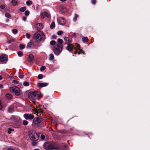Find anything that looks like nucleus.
I'll use <instances>...</instances> for the list:
<instances>
[{
  "instance_id": "1",
  "label": "nucleus",
  "mask_w": 150,
  "mask_h": 150,
  "mask_svg": "<svg viewBox=\"0 0 150 150\" xmlns=\"http://www.w3.org/2000/svg\"><path fill=\"white\" fill-rule=\"evenodd\" d=\"M75 47L72 44H68L66 47L67 49L71 52L72 51L73 48H75L76 50V51L74 52L75 54H76L78 53L79 54H80L84 53L83 51L80 49V46L77 43H75Z\"/></svg>"
},
{
  "instance_id": "2",
  "label": "nucleus",
  "mask_w": 150,
  "mask_h": 150,
  "mask_svg": "<svg viewBox=\"0 0 150 150\" xmlns=\"http://www.w3.org/2000/svg\"><path fill=\"white\" fill-rule=\"evenodd\" d=\"M28 98L31 100H35L42 97V95L40 94L37 91L30 92L28 95Z\"/></svg>"
},
{
  "instance_id": "3",
  "label": "nucleus",
  "mask_w": 150,
  "mask_h": 150,
  "mask_svg": "<svg viewBox=\"0 0 150 150\" xmlns=\"http://www.w3.org/2000/svg\"><path fill=\"white\" fill-rule=\"evenodd\" d=\"M33 39L37 42H40L42 40H44L45 36L43 33L41 31H39L35 33L33 36Z\"/></svg>"
},
{
  "instance_id": "4",
  "label": "nucleus",
  "mask_w": 150,
  "mask_h": 150,
  "mask_svg": "<svg viewBox=\"0 0 150 150\" xmlns=\"http://www.w3.org/2000/svg\"><path fill=\"white\" fill-rule=\"evenodd\" d=\"M63 46L61 45H55L54 46L53 52L54 54L58 55L61 52L62 50Z\"/></svg>"
},
{
  "instance_id": "5",
  "label": "nucleus",
  "mask_w": 150,
  "mask_h": 150,
  "mask_svg": "<svg viewBox=\"0 0 150 150\" xmlns=\"http://www.w3.org/2000/svg\"><path fill=\"white\" fill-rule=\"evenodd\" d=\"M44 148L47 150H52L54 148V144L52 142H46L43 145Z\"/></svg>"
},
{
  "instance_id": "6",
  "label": "nucleus",
  "mask_w": 150,
  "mask_h": 150,
  "mask_svg": "<svg viewBox=\"0 0 150 150\" xmlns=\"http://www.w3.org/2000/svg\"><path fill=\"white\" fill-rule=\"evenodd\" d=\"M10 90L11 91L14 93L16 96H19L20 94V89L17 86L11 87Z\"/></svg>"
},
{
  "instance_id": "7",
  "label": "nucleus",
  "mask_w": 150,
  "mask_h": 150,
  "mask_svg": "<svg viewBox=\"0 0 150 150\" xmlns=\"http://www.w3.org/2000/svg\"><path fill=\"white\" fill-rule=\"evenodd\" d=\"M58 23L60 25H63L66 23V20L63 17H59L57 19Z\"/></svg>"
},
{
  "instance_id": "8",
  "label": "nucleus",
  "mask_w": 150,
  "mask_h": 150,
  "mask_svg": "<svg viewBox=\"0 0 150 150\" xmlns=\"http://www.w3.org/2000/svg\"><path fill=\"white\" fill-rule=\"evenodd\" d=\"M23 116L27 120H32L34 117V116L33 115L28 113L24 114Z\"/></svg>"
},
{
  "instance_id": "9",
  "label": "nucleus",
  "mask_w": 150,
  "mask_h": 150,
  "mask_svg": "<svg viewBox=\"0 0 150 150\" xmlns=\"http://www.w3.org/2000/svg\"><path fill=\"white\" fill-rule=\"evenodd\" d=\"M64 40L65 42V44L67 45L70 44L72 41L71 38L67 37H65L64 38Z\"/></svg>"
},
{
  "instance_id": "10",
  "label": "nucleus",
  "mask_w": 150,
  "mask_h": 150,
  "mask_svg": "<svg viewBox=\"0 0 150 150\" xmlns=\"http://www.w3.org/2000/svg\"><path fill=\"white\" fill-rule=\"evenodd\" d=\"M7 60V56L5 54H3L0 57V61L1 62H4Z\"/></svg>"
},
{
  "instance_id": "11",
  "label": "nucleus",
  "mask_w": 150,
  "mask_h": 150,
  "mask_svg": "<svg viewBox=\"0 0 150 150\" xmlns=\"http://www.w3.org/2000/svg\"><path fill=\"white\" fill-rule=\"evenodd\" d=\"M43 28V26L42 24L40 23H37L35 26V28L38 30H40Z\"/></svg>"
},
{
  "instance_id": "12",
  "label": "nucleus",
  "mask_w": 150,
  "mask_h": 150,
  "mask_svg": "<svg viewBox=\"0 0 150 150\" xmlns=\"http://www.w3.org/2000/svg\"><path fill=\"white\" fill-rule=\"evenodd\" d=\"M37 136V134L35 132H32L29 135L30 137L33 140L35 139L36 137Z\"/></svg>"
},
{
  "instance_id": "13",
  "label": "nucleus",
  "mask_w": 150,
  "mask_h": 150,
  "mask_svg": "<svg viewBox=\"0 0 150 150\" xmlns=\"http://www.w3.org/2000/svg\"><path fill=\"white\" fill-rule=\"evenodd\" d=\"M40 16L41 18H44L45 16L47 18L50 17V15L46 12H43L41 13Z\"/></svg>"
},
{
  "instance_id": "14",
  "label": "nucleus",
  "mask_w": 150,
  "mask_h": 150,
  "mask_svg": "<svg viewBox=\"0 0 150 150\" xmlns=\"http://www.w3.org/2000/svg\"><path fill=\"white\" fill-rule=\"evenodd\" d=\"M28 62L30 63H33L34 61V57L33 54H30L28 59Z\"/></svg>"
},
{
  "instance_id": "15",
  "label": "nucleus",
  "mask_w": 150,
  "mask_h": 150,
  "mask_svg": "<svg viewBox=\"0 0 150 150\" xmlns=\"http://www.w3.org/2000/svg\"><path fill=\"white\" fill-rule=\"evenodd\" d=\"M48 84L47 83H38V86L39 87H43L47 86Z\"/></svg>"
},
{
  "instance_id": "16",
  "label": "nucleus",
  "mask_w": 150,
  "mask_h": 150,
  "mask_svg": "<svg viewBox=\"0 0 150 150\" xmlns=\"http://www.w3.org/2000/svg\"><path fill=\"white\" fill-rule=\"evenodd\" d=\"M33 121L34 123L35 124H37L40 122V120L38 117H36L34 118L33 120Z\"/></svg>"
},
{
  "instance_id": "17",
  "label": "nucleus",
  "mask_w": 150,
  "mask_h": 150,
  "mask_svg": "<svg viewBox=\"0 0 150 150\" xmlns=\"http://www.w3.org/2000/svg\"><path fill=\"white\" fill-rule=\"evenodd\" d=\"M14 108V106L13 105H11L8 108V112L11 113L13 112Z\"/></svg>"
},
{
  "instance_id": "18",
  "label": "nucleus",
  "mask_w": 150,
  "mask_h": 150,
  "mask_svg": "<svg viewBox=\"0 0 150 150\" xmlns=\"http://www.w3.org/2000/svg\"><path fill=\"white\" fill-rule=\"evenodd\" d=\"M58 42L57 43L56 45H61L62 46H63L62 44L63 43V40L60 38H59L57 39Z\"/></svg>"
},
{
  "instance_id": "19",
  "label": "nucleus",
  "mask_w": 150,
  "mask_h": 150,
  "mask_svg": "<svg viewBox=\"0 0 150 150\" xmlns=\"http://www.w3.org/2000/svg\"><path fill=\"white\" fill-rule=\"evenodd\" d=\"M6 97L8 99H11L12 98V96L10 94L7 93L6 95Z\"/></svg>"
},
{
  "instance_id": "20",
  "label": "nucleus",
  "mask_w": 150,
  "mask_h": 150,
  "mask_svg": "<svg viewBox=\"0 0 150 150\" xmlns=\"http://www.w3.org/2000/svg\"><path fill=\"white\" fill-rule=\"evenodd\" d=\"M26 7L25 6H24L20 8L19 10L21 12H23L26 10Z\"/></svg>"
},
{
  "instance_id": "21",
  "label": "nucleus",
  "mask_w": 150,
  "mask_h": 150,
  "mask_svg": "<svg viewBox=\"0 0 150 150\" xmlns=\"http://www.w3.org/2000/svg\"><path fill=\"white\" fill-rule=\"evenodd\" d=\"M54 58V56L53 54H51L50 55L49 59L50 60H53Z\"/></svg>"
},
{
  "instance_id": "22",
  "label": "nucleus",
  "mask_w": 150,
  "mask_h": 150,
  "mask_svg": "<svg viewBox=\"0 0 150 150\" xmlns=\"http://www.w3.org/2000/svg\"><path fill=\"white\" fill-rule=\"evenodd\" d=\"M55 26V23L54 22H52L50 25V28L51 29H53Z\"/></svg>"
},
{
  "instance_id": "23",
  "label": "nucleus",
  "mask_w": 150,
  "mask_h": 150,
  "mask_svg": "<svg viewBox=\"0 0 150 150\" xmlns=\"http://www.w3.org/2000/svg\"><path fill=\"white\" fill-rule=\"evenodd\" d=\"M26 4L28 6H30L32 4V1L30 0H28L26 2Z\"/></svg>"
},
{
  "instance_id": "24",
  "label": "nucleus",
  "mask_w": 150,
  "mask_h": 150,
  "mask_svg": "<svg viewBox=\"0 0 150 150\" xmlns=\"http://www.w3.org/2000/svg\"><path fill=\"white\" fill-rule=\"evenodd\" d=\"M82 41L84 42H87L88 40V38L87 37H83L82 38Z\"/></svg>"
},
{
  "instance_id": "25",
  "label": "nucleus",
  "mask_w": 150,
  "mask_h": 150,
  "mask_svg": "<svg viewBox=\"0 0 150 150\" xmlns=\"http://www.w3.org/2000/svg\"><path fill=\"white\" fill-rule=\"evenodd\" d=\"M5 16L7 18H10L11 17V15L8 13H6L5 14Z\"/></svg>"
},
{
  "instance_id": "26",
  "label": "nucleus",
  "mask_w": 150,
  "mask_h": 150,
  "mask_svg": "<svg viewBox=\"0 0 150 150\" xmlns=\"http://www.w3.org/2000/svg\"><path fill=\"white\" fill-rule=\"evenodd\" d=\"M11 2L12 3L14 4V6L16 5L17 3V2L15 0H12L11 1Z\"/></svg>"
},
{
  "instance_id": "27",
  "label": "nucleus",
  "mask_w": 150,
  "mask_h": 150,
  "mask_svg": "<svg viewBox=\"0 0 150 150\" xmlns=\"http://www.w3.org/2000/svg\"><path fill=\"white\" fill-rule=\"evenodd\" d=\"M50 44L51 45H55L56 42L54 40H52L50 42Z\"/></svg>"
},
{
  "instance_id": "28",
  "label": "nucleus",
  "mask_w": 150,
  "mask_h": 150,
  "mask_svg": "<svg viewBox=\"0 0 150 150\" xmlns=\"http://www.w3.org/2000/svg\"><path fill=\"white\" fill-rule=\"evenodd\" d=\"M32 44V42H28L27 44V47L28 48H30L31 47Z\"/></svg>"
},
{
  "instance_id": "29",
  "label": "nucleus",
  "mask_w": 150,
  "mask_h": 150,
  "mask_svg": "<svg viewBox=\"0 0 150 150\" xmlns=\"http://www.w3.org/2000/svg\"><path fill=\"white\" fill-rule=\"evenodd\" d=\"M18 56L19 57H21L23 55V53L21 51H19L17 53Z\"/></svg>"
},
{
  "instance_id": "30",
  "label": "nucleus",
  "mask_w": 150,
  "mask_h": 150,
  "mask_svg": "<svg viewBox=\"0 0 150 150\" xmlns=\"http://www.w3.org/2000/svg\"><path fill=\"white\" fill-rule=\"evenodd\" d=\"M23 85L25 86H27L29 85V83L27 81H25L23 83Z\"/></svg>"
},
{
  "instance_id": "31",
  "label": "nucleus",
  "mask_w": 150,
  "mask_h": 150,
  "mask_svg": "<svg viewBox=\"0 0 150 150\" xmlns=\"http://www.w3.org/2000/svg\"><path fill=\"white\" fill-rule=\"evenodd\" d=\"M79 16L78 15L76 14H75L74 15V21H76L77 20V18Z\"/></svg>"
},
{
  "instance_id": "32",
  "label": "nucleus",
  "mask_w": 150,
  "mask_h": 150,
  "mask_svg": "<svg viewBox=\"0 0 150 150\" xmlns=\"http://www.w3.org/2000/svg\"><path fill=\"white\" fill-rule=\"evenodd\" d=\"M46 69V67L45 66H43L41 67L40 68V70L41 71H44Z\"/></svg>"
},
{
  "instance_id": "33",
  "label": "nucleus",
  "mask_w": 150,
  "mask_h": 150,
  "mask_svg": "<svg viewBox=\"0 0 150 150\" xmlns=\"http://www.w3.org/2000/svg\"><path fill=\"white\" fill-rule=\"evenodd\" d=\"M15 39L14 38H13L11 40H9L8 41V43H10L11 42H14L15 41Z\"/></svg>"
},
{
  "instance_id": "34",
  "label": "nucleus",
  "mask_w": 150,
  "mask_h": 150,
  "mask_svg": "<svg viewBox=\"0 0 150 150\" xmlns=\"http://www.w3.org/2000/svg\"><path fill=\"white\" fill-rule=\"evenodd\" d=\"M23 124L24 125H26L28 124V122L27 121L24 120L23 122Z\"/></svg>"
},
{
  "instance_id": "35",
  "label": "nucleus",
  "mask_w": 150,
  "mask_h": 150,
  "mask_svg": "<svg viewBox=\"0 0 150 150\" xmlns=\"http://www.w3.org/2000/svg\"><path fill=\"white\" fill-rule=\"evenodd\" d=\"M12 32L14 34H16L18 32V30L16 29H13L12 30Z\"/></svg>"
},
{
  "instance_id": "36",
  "label": "nucleus",
  "mask_w": 150,
  "mask_h": 150,
  "mask_svg": "<svg viewBox=\"0 0 150 150\" xmlns=\"http://www.w3.org/2000/svg\"><path fill=\"white\" fill-rule=\"evenodd\" d=\"M33 111L34 114H37L38 116L39 115H38V111L36 109H34Z\"/></svg>"
},
{
  "instance_id": "37",
  "label": "nucleus",
  "mask_w": 150,
  "mask_h": 150,
  "mask_svg": "<svg viewBox=\"0 0 150 150\" xmlns=\"http://www.w3.org/2000/svg\"><path fill=\"white\" fill-rule=\"evenodd\" d=\"M19 47L21 49H22L24 48L25 46L24 45H23L22 44H21L19 45Z\"/></svg>"
},
{
  "instance_id": "38",
  "label": "nucleus",
  "mask_w": 150,
  "mask_h": 150,
  "mask_svg": "<svg viewBox=\"0 0 150 150\" xmlns=\"http://www.w3.org/2000/svg\"><path fill=\"white\" fill-rule=\"evenodd\" d=\"M25 36H26V37L27 38H29L30 37V35L29 33H27L26 34Z\"/></svg>"
},
{
  "instance_id": "39",
  "label": "nucleus",
  "mask_w": 150,
  "mask_h": 150,
  "mask_svg": "<svg viewBox=\"0 0 150 150\" xmlns=\"http://www.w3.org/2000/svg\"><path fill=\"white\" fill-rule=\"evenodd\" d=\"M43 78V75L42 74H39L38 76V78L39 79H41Z\"/></svg>"
},
{
  "instance_id": "40",
  "label": "nucleus",
  "mask_w": 150,
  "mask_h": 150,
  "mask_svg": "<svg viewBox=\"0 0 150 150\" xmlns=\"http://www.w3.org/2000/svg\"><path fill=\"white\" fill-rule=\"evenodd\" d=\"M29 12L28 11H26L25 12V15L26 16H28L29 15Z\"/></svg>"
},
{
  "instance_id": "41",
  "label": "nucleus",
  "mask_w": 150,
  "mask_h": 150,
  "mask_svg": "<svg viewBox=\"0 0 150 150\" xmlns=\"http://www.w3.org/2000/svg\"><path fill=\"white\" fill-rule=\"evenodd\" d=\"M63 33V32L62 31H59L57 33V34L58 35H61Z\"/></svg>"
},
{
  "instance_id": "42",
  "label": "nucleus",
  "mask_w": 150,
  "mask_h": 150,
  "mask_svg": "<svg viewBox=\"0 0 150 150\" xmlns=\"http://www.w3.org/2000/svg\"><path fill=\"white\" fill-rule=\"evenodd\" d=\"M13 83L15 84H18V81L16 80H13Z\"/></svg>"
},
{
  "instance_id": "43",
  "label": "nucleus",
  "mask_w": 150,
  "mask_h": 150,
  "mask_svg": "<svg viewBox=\"0 0 150 150\" xmlns=\"http://www.w3.org/2000/svg\"><path fill=\"white\" fill-rule=\"evenodd\" d=\"M24 75L23 74H19L18 75L19 77L21 79H22L23 78Z\"/></svg>"
},
{
  "instance_id": "44",
  "label": "nucleus",
  "mask_w": 150,
  "mask_h": 150,
  "mask_svg": "<svg viewBox=\"0 0 150 150\" xmlns=\"http://www.w3.org/2000/svg\"><path fill=\"white\" fill-rule=\"evenodd\" d=\"M45 137L44 135L42 134L41 136V139L42 140H43L45 139Z\"/></svg>"
},
{
  "instance_id": "45",
  "label": "nucleus",
  "mask_w": 150,
  "mask_h": 150,
  "mask_svg": "<svg viewBox=\"0 0 150 150\" xmlns=\"http://www.w3.org/2000/svg\"><path fill=\"white\" fill-rule=\"evenodd\" d=\"M5 7V6L4 5H2L0 6V8L1 9H4Z\"/></svg>"
},
{
  "instance_id": "46",
  "label": "nucleus",
  "mask_w": 150,
  "mask_h": 150,
  "mask_svg": "<svg viewBox=\"0 0 150 150\" xmlns=\"http://www.w3.org/2000/svg\"><path fill=\"white\" fill-rule=\"evenodd\" d=\"M91 1L92 3L94 4H96V0H92Z\"/></svg>"
},
{
  "instance_id": "47",
  "label": "nucleus",
  "mask_w": 150,
  "mask_h": 150,
  "mask_svg": "<svg viewBox=\"0 0 150 150\" xmlns=\"http://www.w3.org/2000/svg\"><path fill=\"white\" fill-rule=\"evenodd\" d=\"M52 38L53 39H56L57 38V36L55 35H54L52 36Z\"/></svg>"
},
{
  "instance_id": "48",
  "label": "nucleus",
  "mask_w": 150,
  "mask_h": 150,
  "mask_svg": "<svg viewBox=\"0 0 150 150\" xmlns=\"http://www.w3.org/2000/svg\"><path fill=\"white\" fill-rule=\"evenodd\" d=\"M36 142H32V144L33 146H35L36 144Z\"/></svg>"
},
{
  "instance_id": "49",
  "label": "nucleus",
  "mask_w": 150,
  "mask_h": 150,
  "mask_svg": "<svg viewBox=\"0 0 150 150\" xmlns=\"http://www.w3.org/2000/svg\"><path fill=\"white\" fill-rule=\"evenodd\" d=\"M26 18L25 17H23L22 18V20L24 21H25L26 20Z\"/></svg>"
},
{
  "instance_id": "50",
  "label": "nucleus",
  "mask_w": 150,
  "mask_h": 150,
  "mask_svg": "<svg viewBox=\"0 0 150 150\" xmlns=\"http://www.w3.org/2000/svg\"><path fill=\"white\" fill-rule=\"evenodd\" d=\"M11 132V130H10V128L8 129V133L9 134H10Z\"/></svg>"
},
{
  "instance_id": "51",
  "label": "nucleus",
  "mask_w": 150,
  "mask_h": 150,
  "mask_svg": "<svg viewBox=\"0 0 150 150\" xmlns=\"http://www.w3.org/2000/svg\"><path fill=\"white\" fill-rule=\"evenodd\" d=\"M0 88H3V86L1 84H0Z\"/></svg>"
},
{
  "instance_id": "52",
  "label": "nucleus",
  "mask_w": 150,
  "mask_h": 150,
  "mask_svg": "<svg viewBox=\"0 0 150 150\" xmlns=\"http://www.w3.org/2000/svg\"><path fill=\"white\" fill-rule=\"evenodd\" d=\"M8 150H14L12 148H9L8 149Z\"/></svg>"
},
{
  "instance_id": "53",
  "label": "nucleus",
  "mask_w": 150,
  "mask_h": 150,
  "mask_svg": "<svg viewBox=\"0 0 150 150\" xmlns=\"http://www.w3.org/2000/svg\"><path fill=\"white\" fill-rule=\"evenodd\" d=\"M73 34L74 36L75 37L76 35V33H74Z\"/></svg>"
},
{
  "instance_id": "54",
  "label": "nucleus",
  "mask_w": 150,
  "mask_h": 150,
  "mask_svg": "<svg viewBox=\"0 0 150 150\" xmlns=\"http://www.w3.org/2000/svg\"><path fill=\"white\" fill-rule=\"evenodd\" d=\"M2 79V76L0 75V80H1Z\"/></svg>"
},
{
  "instance_id": "55",
  "label": "nucleus",
  "mask_w": 150,
  "mask_h": 150,
  "mask_svg": "<svg viewBox=\"0 0 150 150\" xmlns=\"http://www.w3.org/2000/svg\"><path fill=\"white\" fill-rule=\"evenodd\" d=\"M10 130L11 131H13L14 130V129H10Z\"/></svg>"
},
{
  "instance_id": "56",
  "label": "nucleus",
  "mask_w": 150,
  "mask_h": 150,
  "mask_svg": "<svg viewBox=\"0 0 150 150\" xmlns=\"http://www.w3.org/2000/svg\"><path fill=\"white\" fill-rule=\"evenodd\" d=\"M66 0H60V1H65Z\"/></svg>"
},
{
  "instance_id": "57",
  "label": "nucleus",
  "mask_w": 150,
  "mask_h": 150,
  "mask_svg": "<svg viewBox=\"0 0 150 150\" xmlns=\"http://www.w3.org/2000/svg\"><path fill=\"white\" fill-rule=\"evenodd\" d=\"M34 150H39V149H34Z\"/></svg>"
},
{
  "instance_id": "58",
  "label": "nucleus",
  "mask_w": 150,
  "mask_h": 150,
  "mask_svg": "<svg viewBox=\"0 0 150 150\" xmlns=\"http://www.w3.org/2000/svg\"><path fill=\"white\" fill-rule=\"evenodd\" d=\"M7 150H8V149H7Z\"/></svg>"
}]
</instances>
